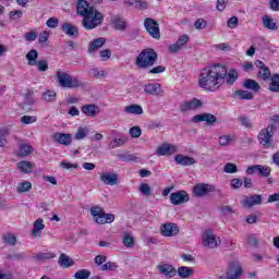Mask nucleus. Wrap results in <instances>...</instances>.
Listing matches in <instances>:
<instances>
[{
    "instance_id": "obj_1",
    "label": "nucleus",
    "mask_w": 279,
    "mask_h": 279,
    "mask_svg": "<svg viewBox=\"0 0 279 279\" xmlns=\"http://www.w3.org/2000/svg\"><path fill=\"white\" fill-rule=\"evenodd\" d=\"M236 80H239V71L234 69L228 71L226 65L214 64L201 71L198 86L208 93H217L226 82L229 86H232Z\"/></svg>"
},
{
    "instance_id": "obj_2",
    "label": "nucleus",
    "mask_w": 279,
    "mask_h": 279,
    "mask_svg": "<svg viewBox=\"0 0 279 279\" xmlns=\"http://www.w3.org/2000/svg\"><path fill=\"white\" fill-rule=\"evenodd\" d=\"M76 12L80 16H83L82 25L84 29H95L104 23V14L95 7L88 4L86 0L77 1Z\"/></svg>"
},
{
    "instance_id": "obj_3",
    "label": "nucleus",
    "mask_w": 279,
    "mask_h": 279,
    "mask_svg": "<svg viewBox=\"0 0 279 279\" xmlns=\"http://www.w3.org/2000/svg\"><path fill=\"white\" fill-rule=\"evenodd\" d=\"M158 60V52L153 48H146L142 50L135 58V66L141 70L151 69Z\"/></svg>"
},
{
    "instance_id": "obj_4",
    "label": "nucleus",
    "mask_w": 279,
    "mask_h": 279,
    "mask_svg": "<svg viewBox=\"0 0 279 279\" xmlns=\"http://www.w3.org/2000/svg\"><path fill=\"white\" fill-rule=\"evenodd\" d=\"M56 77L61 88H80V86H82V83H80V78L64 71H57Z\"/></svg>"
},
{
    "instance_id": "obj_5",
    "label": "nucleus",
    "mask_w": 279,
    "mask_h": 279,
    "mask_svg": "<svg viewBox=\"0 0 279 279\" xmlns=\"http://www.w3.org/2000/svg\"><path fill=\"white\" fill-rule=\"evenodd\" d=\"M90 215L92 217H94V221H96V223H99V225L112 223V221H114V215L105 214L101 207H92Z\"/></svg>"
},
{
    "instance_id": "obj_6",
    "label": "nucleus",
    "mask_w": 279,
    "mask_h": 279,
    "mask_svg": "<svg viewBox=\"0 0 279 279\" xmlns=\"http://www.w3.org/2000/svg\"><path fill=\"white\" fill-rule=\"evenodd\" d=\"M276 132V125L269 124L266 129H263L258 134V141L264 147H269L271 145V138Z\"/></svg>"
},
{
    "instance_id": "obj_7",
    "label": "nucleus",
    "mask_w": 279,
    "mask_h": 279,
    "mask_svg": "<svg viewBox=\"0 0 279 279\" xmlns=\"http://www.w3.org/2000/svg\"><path fill=\"white\" fill-rule=\"evenodd\" d=\"M144 27L151 38L160 40V26L158 25V22L151 17H147L144 21Z\"/></svg>"
},
{
    "instance_id": "obj_8",
    "label": "nucleus",
    "mask_w": 279,
    "mask_h": 279,
    "mask_svg": "<svg viewBox=\"0 0 279 279\" xmlns=\"http://www.w3.org/2000/svg\"><path fill=\"white\" fill-rule=\"evenodd\" d=\"M189 40H191V36L186 34L180 35L178 40L168 47L169 53H180L189 45Z\"/></svg>"
},
{
    "instance_id": "obj_9",
    "label": "nucleus",
    "mask_w": 279,
    "mask_h": 279,
    "mask_svg": "<svg viewBox=\"0 0 279 279\" xmlns=\"http://www.w3.org/2000/svg\"><path fill=\"white\" fill-rule=\"evenodd\" d=\"M242 276H243V267H241V264L236 262H231L229 264L225 279H239Z\"/></svg>"
},
{
    "instance_id": "obj_10",
    "label": "nucleus",
    "mask_w": 279,
    "mask_h": 279,
    "mask_svg": "<svg viewBox=\"0 0 279 279\" xmlns=\"http://www.w3.org/2000/svg\"><path fill=\"white\" fill-rule=\"evenodd\" d=\"M215 191H217V187L208 183H198L193 189L195 197H204V195H208V193H215Z\"/></svg>"
},
{
    "instance_id": "obj_11",
    "label": "nucleus",
    "mask_w": 279,
    "mask_h": 279,
    "mask_svg": "<svg viewBox=\"0 0 279 279\" xmlns=\"http://www.w3.org/2000/svg\"><path fill=\"white\" fill-rule=\"evenodd\" d=\"M204 245H221V238L217 236L213 230L207 229L203 232Z\"/></svg>"
},
{
    "instance_id": "obj_12",
    "label": "nucleus",
    "mask_w": 279,
    "mask_h": 279,
    "mask_svg": "<svg viewBox=\"0 0 279 279\" xmlns=\"http://www.w3.org/2000/svg\"><path fill=\"white\" fill-rule=\"evenodd\" d=\"M190 196L186 191H178L170 194V202L173 204V206H180V204H186L189 202Z\"/></svg>"
},
{
    "instance_id": "obj_13",
    "label": "nucleus",
    "mask_w": 279,
    "mask_h": 279,
    "mask_svg": "<svg viewBox=\"0 0 279 279\" xmlns=\"http://www.w3.org/2000/svg\"><path fill=\"white\" fill-rule=\"evenodd\" d=\"M206 123V125H214L217 123V117L213 113L196 114L192 118V123Z\"/></svg>"
},
{
    "instance_id": "obj_14",
    "label": "nucleus",
    "mask_w": 279,
    "mask_h": 279,
    "mask_svg": "<svg viewBox=\"0 0 279 279\" xmlns=\"http://www.w3.org/2000/svg\"><path fill=\"white\" fill-rule=\"evenodd\" d=\"M175 151H178V146L165 143L157 147L155 154L156 156H173Z\"/></svg>"
},
{
    "instance_id": "obj_15",
    "label": "nucleus",
    "mask_w": 279,
    "mask_h": 279,
    "mask_svg": "<svg viewBox=\"0 0 279 279\" xmlns=\"http://www.w3.org/2000/svg\"><path fill=\"white\" fill-rule=\"evenodd\" d=\"M203 104L202 100L197 98H193L191 100H185L180 105L181 112H189L191 110H197L202 108Z\"/></svg>"
},
{
    "instance_id": "obj_16",
    "label": "nucleus",
    "mask_w": 279,
    "mask_h": 279,
    "mask_svg": "<svg viewBox=\"0 0 279 279\" xmlns=\"http://www.w3.org/2000/svg\"><path fill=\"white\" fill-rule=\"evenodd\" d=\"M144 93H146V95H151L153 97H158L162 95V86L160 83H147L144 85Z\"/></svg>"
},
{
    "instance_id": "obj_17",
    "label": "nucleus",
    "mask_w": 279,
    "mask_h": 279,
    "mask_svg": "<svg viewBox=\"0 0 279 279\" xmlns=\"http://www.w3.org/2000/svg\"><path fill=\"white\" fill-rule=\"evenodd\" d=\"M255 66L258 68L259 80L267 82V80L271 78V70H269V68H267V65H265L263 61L260 60L255 61Z\"/></svg>"
},
{
    "instance_id": "obj_18",
    "label": "nucleus",
    "mask_w": 279,
    "mask_h": 279,
    "mask_svg": "<svg viewBox=\"0 0 279 279\" xmlns=\"http://www.w3.org/2000/svg\"><path fill=\"white\" fill-rule=\"evenodd\" d=\"M260 204H263V196L260 194L245 196L242 199V206H244V208H252V206H258Z\"/></svg>"
},
{
    "instance_id": "obj_19",
    "label": "nucleus",
    "mask_w": 279,
    "mask_h": 279,
    "mask_svg": "<svg viewBox=\"0 0 279 279\" xmlns=\"http://www.w3.org/2000/svg\"><path fill=\"white\" fill-rule=\"evenodd\" d=\"M52 138L54 143H58L59 145H64L65 147H69V145L73 143V137L69 133H54L52 135Z\"/></svg>"
},
{
    "instance_id": "obj_20",
    "label": "nucleus",
    "mask_w": 279,
    "mask_h": 279,
    "mask_svg": "<svg viewBox=\"0 0 279 279\" xmlns=\"http://www.w3.org/2000/svg\"><path fill=\"white\" fill-rule=\"evenodd\" d=\"M100 182H104L108 186H114L119 182V174L114 172H102L100 174Z\"/></svg>"
},
{
    "instance_id": "obj_21",
    "label": "nucleus",
    "mask_w": 279,
    "mask_h": 279,
    "mask_svg": "<svg viewBox=\"0 0 279 279\" xmlns=\"http://www.w3.org/2000/svg\"><path fill=\"white\" fill-rule=\"evenodd\" d=\"M162 236H175L180 229H178V225L173 222H168L161 226L160 228Z\"/></svg>"
},
{
    "instance_id": "obj_22",
    "label": "nucleus",
    "mask_w": 279,
    "mask_h": 279,
    "mask_svg": "<svg viewBox=\"0 0 279 279\" xmlns=\"http://www.w3.org/2000/svg\"><path fill=\"white\" fill-rule=\"evenodd\" d=\"M157 270L166 278H175V274H178V270H175L170 264L158 265Z\"/></svg>"
},
{
    "instance_id": "obj_23",
    "label": "nucleus",
    "mask_w": 279,
    "mask_h": 279,
    "mask_svg": "<svg viewBox=\"0 0 279 279\" xmlns=\"http://www.w3.org/2000/svg\"><path fill=\"white\" fill-rule=\"evenodd\" d=\"M83 114H85V117H97V114L101 111V109L99 108V106L95 105V104H87L84 105L81 108Z\"/></svg>"
},
{
    "instance_id": "obj_24",
    "label": "nucleus",
    "mask_w": 279,
    "mask_h": 279,
    "mask_svg": "<svg viewBox=\"0 0 279 279\" xmlns=\"http://www.w3.org/2000/svg\"><path fill=\"white\" fill-rule=\"evenodd\" d=\"M174 162H177V165H181L182 167H191L192 165H195V162L197 161L193 157H189L185 155H175Z\"/></svg>"
},
{
    "instance_id": "obj_25",
    "label": "nucleus",
    "mask_w": 279,
    "mask_h": 279,
    "mask_svg": "<svg viewBox=\"0 0 279 279\" xmlns=\"http://www.w3.org/2000/svg\"><path fill=\"white\" fill-rule=\"evenodd\" d=\"M45 230V220L43 218H38L34 223H33V230L32 234L35 239H39V236L43 235V231Z\"/></svg>"
},
{
    "instance_id": "obj_26",
    "label": "nucleus",
    "mask_w": 279,
    "mask_h": 279,
    "mask_svg": "<svg viewBox=\"0 0 279 279\" xmlns=\"http://www.w3.org/2000/svg\"><path fill=\"white\" fill-rule=\"evenodd\" d=\"M32 151H34V147H32V145H29L27 143H22L19 146L16 156H19L20 158H25V157L29 156V154H32Z\"/></svg>"
},
{
    "instance_id": "obj_27",
    "label": "nucleus",
    "mask_w": 279,
    "mask_h": 279,
    "mask_svg": "<svg viewBox=\"0 0 279 279\" xmlns=\"http://www.w3.org/2000/svg\"><path fill=\"white\" fill-rule=\"evenodd\" d=\"M262 23L266 29H270V32H276L278 29V23L269 15H264L262 17Z\"/></svg>"
},
{
    "instance_id": "obj_28",
    "label": "nucleus",
    "mask_w": 279,
    "mask_h": 279,
    "mask_svg": "<svg viewBox=\"0 0 279 279\" xmlns=\"http://www.w3.org/2000/svg\"><path fill=\"white\" fill-rule=\"evenodd\" d=\"M105 45H106V38L104 37L96 38L89 43L88 51L89 53H95V51L101 49V47Z\"/></svg>"
},
{
    "instance_id": "obj_29",
    "label": "nucleus",
    "mask_w": 279,
    "mask_h": 279,
    "mask_svg": "<svg viewBox=\"0 0 279 279\" xmlns=\"http://www.w3.org/2000/svg\"><path fill=\"white\" fill-rule=\"evenodd\" d=\"M16 168L21 173L29 174L34 171V165L27 160H22L17 162Z\"/></svg>"
},
{
    "instance_id": "obj_30",
    "label": "nucleus",
    "mask_w": 279,
    "mask_h": 279,
    "mask_svg": "<svg viewBox=\"0 0 279 279\" xmlns=\"http://www.w3.org/2000/svg\"><path fill=\"white\" fill-rule=\"evenodd\" d=\"M58 264L60 265V267L69 269V267H73L75 265V262L71 257H69V255L62 253L59 257Z\"/></svg>"
},
{
    "instance_id": "obj_31",
    "label": "nucleus",
    "mask_w": 279,
    "mask_h": 279,
    "mask_svg": "<svg viewBox=\"0 0 279 279\" xmlns=\"http://www.w3.org/2000/svg\"><path fill=\"white\" fill-rule=\"evenodd\" d=\"M243 88H246V90H252L253 93H258L260 90V85L258 82L247 78L243 82Z\"/></svg>"
},
{
    "instance_id": "obj_32",
    "label": "nucleus",
    "mask_w": 279,
    "mask_h": 279,
    "mask_svg": "<svg viewBox=\"0 0 279 279\" xmlns=\"http://www.w3.org/2000/svg\"><path fill=\"white\" fill-rule=\"evenodd\" d=\"M124 112L126 114H135V116H141L143 114V107L141 105H129L124 108Z\"/></svg>"
},
{
    "instance_id": "obj_33",
    "label": "nucleus",
    "mask_w": 279,
    "mask_h": 279,
    "mask_svg": "<svg viewBox=\"0 0 279 279\" xmlns=\"http://www.w3.org/2000/svg\"><path fill=\"white\" fill-rule=\"evenodd\" d=\"M61 29L66 34V36H77L78 34L77 26L71 23L62 24Z\"/></svg>"
},
{
    "instance_id": "obj_34",
    "label": "nucleus",
    "mask_w": 279,
    "mask_h": 279,
    "mask_svg": "<svg viewBox=\"0 0 279 279\" xmlns=\"http://www.w3.org/2000/svg\"><path fill=\"white\" fill-rule=\"evenodd\" d=\"M88 134H90V129H88V126H80L74 134V141H84Z\"/></svg>"
},
{
    "instance_id": "obj_35",
    "label": "nucleus",
    "mask_w": 279,
    "mask_h": 279,
    "mask_svg": "<svg viewBox=\"0 0 279 279\" xmlns=\"http://www.w3.org/2000/svg\"><path fill=\"white\" fill-rule=\"evenodd\" d=\"M26 60L28 62V66H36V62L38 60V50L32 49L26 54Z\"/></svg>"
},
{
    "instance_id": "obj_36",
    "label": "nucleus",
    "mask_w": 279,
    "mask_h": 279,
    "mask_svg": "<svg viewBox=\"0 0 279 279\" xmlns=\"http://www.w3.org/2000/svg\"><path fill=\"white\" fill-rule=\"evenodd\" d=\"M268 90H270V93H279V75L278 74H274L270 77Z\"/></svg>"
},
{
    "instance_id": "obj_37",
    "label": "nucleus",
    "mask_w": 279,
    "mask_h": 279,
    "mask_svg": "<svg viewBox=\"0 0 279 279\" xmlns=\"http://www.w3.org/2000/svg\"><path fill=\"white\" fill-rule=\"evenodd\" d=\"M32 191V182H20L16 186V193H29Z\"/></svg>"
},
{
    "instance_id": "obj_38",
    "label": "nucleus",
    "mask_w": 279,
    "mask_h": 279,
    "mask_svg": "<svg viewBox=\"0 0 279 279\" xmlns=\"http://www.w3.org/2000/svg\"><path fill=\"white\" fill-rule=\"evenodd\" d=\"M34 258L38 260V263H43V260H51V258H56V253H37Z\"/></svg>"
},
{
    "instance_id": "obj_39",
    "label": "nucleus",
    "mask_w": 279,
    "mask_h": 279,
    "mask_svg": "<svg viewBox=\"0 0 279 279\" xmlns=\"http://www.w3.org/2000/svg\"><path fill=\"white\" fill-rule=\"evenodd\" d=\"M178 275L180 278H190V276H193V269L186 266H181L178 268Z\"/></svg>"
},
{
    "instance_id": "obj_40",
    "label": "nucleus",
    "mask_w": 279,
    "mask_h": 279,
    "mask_svg": "<svg viewBox=\"0 0 279 279\" xmlns=\"http://www.w3.org/2000/svg\"><path fill=\"white\" fill-rule=\"evenodd\" d=\"M232 141H234V135H221L218 140L219 145H221V147H228V145H230V143H232Z\"/></svg>"
},
{
    "instance_id": "obj_41",
    "label": "nucleus",
    "mask_w": 279,
    "mask_h": 279,
    "mask_svg": "<svg viewBox=\"0 0 279 279\" xmlns=\"http://www.w3.org/2000/svg\"><path fill=\"white\" fill-rule=\"evenodd\" d=\"M129 5L136 8V10H147V8H149L147 2L141 0H130Z\"/></svg>"
},
{
    "instance_id": "obj_42",
    "label": "nucleus",
    "mask_w": 279,
    "mask_h": 279,
    "mask_svg": "<svg viewBox=\"0 0 279 279\" xmlns=\"http://www.w3.org/2000/svg\"><path fill=\"white\" fill-rule=\"evenodd\" d=\"M8 134H10V129H8V126L0 128V147H3L8 144V141L5 140Z\"/></svg>"
},
{
    "instance_id": "obj_43",
    "label": "nucleus",
    "mask_w": 279,
    "mask_h": 279,
    "mask_svg": "<svg viewBox=\"0 0 279 279\" xmlns=\"http://www.w3.org/2000/svg\"><path fill=\"white\" fill-rule=\"evenodd\" d=\"M257 173L264 178H269V175H271V168H269V166L257 165Z\"/></svg>"
},
{
    "instance_id": "obj_44",
    "label": "nucleus",
    "mask_w": 279,
    "mask_h": 279,
    "mask_svg": "<svg viewBox=\"0 0 279 279\" xmlns=\"http://www.w3.org/2000/svg\"><path fill=\"white\" fill-rule=\"evenodd\" d=\"M235 96H238L239 99H246V100L254 99V94L247 90H236Z\"/></svg>"
},
{
    "instance_id": "obj_45",
    "label": "nucleus",
    "mask_w": 279,
    "mask_h": 279,
    "mask_svg": "<svg viewBox=\"0 0 279 279\" xmlns=\"http://www.w3.org/2000/svg\"><path fill=\"white\" fill-rule=\"evenodd\" d=\"M2 239L7 245H16V235L13 233H4Z\"/></svg>"
},
{
    "instance_id": "obj_46",
    "label": "nucleus",
    "mask_w": 279,
    "mask_h": 279,
    "mask_svg": "<svg viewBox=\"0 0 279 279\" xmlns=\"http://www.w3.org/2000/svg\"><path fill=\"white\" fill-rule=\"evenodd\" d=\"M20 121L23 125H32V123H36V121H38V117L23 116Z\"/></svg>"
},
{
    "instance_id": "obj_47",
    "label": "nucleus",
    "mask_w": 279,
    "mask_h": 279,
    "mask_svg": "<svg viewBox=\"0 0 279 279\" xmlns=\"http://www.w3.org/2000/svg\"><path fill=\"white\" fill-rule=\"evenodd\" d=\"M90 278V270L88 269H81L74 274V279H89Z\"/></svg>"
},
{
    "instance_id": "obj_48",
    "label": "nucleus",
    "mask_w": 279,
    "mask_h": 279,
    "mask_svg": "<svg viewBox=\"0 0 279 279\" xmlns=\"http://www.w3.org/2000/svg\"><path fill=\"white\" fill-rule=\"evenodd\" d=\"M41 99H44V101H56V92L53 90H46L43 93Z\"/></svg>"
},
{
    "instance_id": "obj_49",
    "label": "nucleus",
    "mask_w": 279,
    "mask_h": 279,
    "mask_svg": "<svg viewBox=\"0 0 279 279\" xmlns=\"http://www.w3.org/2000/svg\"><path fill=\"white\" fill-rule=\"evenodd\" d=\"M122 242H123V245H134V235L130 232H124Z\"/></svg>"
},
{
    "instance_id": "obj_50",
    "label": "nucleus",
    "mask_w": 279,
    "mask_h": 279,
    "mask_svg": "<svg viewBox=\"0 0 279 279\" xmlns=\"http://www.w3.org/2000/svg\"><path fill=\"white\" fill-rule=\"evenodd\" d=\"M38 38V33L36 31H31L24 34V40L26 43H34Z\"/></svg>"
},
{
    "instance_id": "obj_51",
    "label": "nucleus",
    "mask_w": 279,
    "mask_h": 279,
    "mask_svg": "<svg viewBox=\"0 0 279 279\" xmlns=\"http://www.w3.org/2000/svg\"><path fill=\"white\" fill-rule=\"evenodd\" d=\"M125 144V140L123 138H113L110 144H109V148L110 149H117V147H121V145Z\"/></svg>"
},
{
    "instance_id": "obj_52",
    "label": "nucleus",
    "mask_w": 279,
    "mask_h": 279,
    "mask_svg": "<svg viewBox=\"0 0 279 279\" xmlns=\"http://www.w3.org/2000/svg\"><path fill=\"white\" fill-rule=\"evenodd\" d=\"M138 191H140V193H142V195H146V196L151 195V187L147 183H142L140 185Z\"/></svg>"
},
{
    "instance_id": "obj_53",
    "label": "nucleus",
    "mask_w": 279,
    "mask_h": 279,
    "mask_svg": "<svg viewBox=\"0 0 279 279\" xmlns=\"http://www.w3.org/2000/svg\"><path fill=\"white\" fill-rule=\"evenodd\" d=\"M142 134L143 130H141V126H132L130 129V136H132V138H140Z\"/></svg>"
},
{
    "instance_id": "obj_54",
    "label": "nucleus",
    "mask_w": 279,
    "mask_h": 279,
    "mask_svg": "<svg viewBox=\"0 0 279 279\" xmlns=\"http://www.w3.org/2000/svg\"><path fill=\"white\" fill-rule=\"evenodd\" d=\"M90 75L93 77H97L98 80H101V77H106V71L94 68L90 70Z\"/></svg>"
},
{
    "instance_id": "obj_55",
    "label": "nucleus",
    "mask_w": 279,
    "mask_h": 279,
    "mask_svg": "<svg viewBox=\"0 0 279 279\" xmlns=\"http://www.w3.org/2000/svg\"><path fill=\"white\" fill-rule=\"evenodd\" d=\"M167 71V68L165 65H157L155 68H151L148 73L150 75H158L160 73H165Z\"/></svg>"
},
{
    "instance_id": "obj_56",
    "label": "nucleus",
    "mask_w": 279,
    "mask_h": 279,
    "mask_svg": "<svg viewBox=\"0 0 279 279\" xmlns=\"http://www.w3.org/2000/svg\"><path fill=\"white\" fill-rule=\"evenodd\" d=\"M9 19L10 21H19V19H23V11L21 10L11 11L9 13Z\"/></svg>"
},
{
    "instance_id": "obj_57",
    "label": "nucleus",
    "mask_w": 279,
    "mask_h": 279,
    "mask_svg": "<svg viewBox=\"0 0 279 279\" xmlns=\"http://www.w3.org/2000/svg\"><path fill=\"white\" fill-rule=\"evenodd\" d=\"M223 171L225 173H236V171H239V168L236 167V165L229 162L223 167Z\"/></svg>"
},
{
    "instance_id": "obj_58",
    "label": "nucleus",
    "mask_w": 279,
    "mask_h": 279,
    "mask_svg": "<svg viewBox=\"0 0 279 279\" xmlns=\"http://www.w3.org/2000/svg\"><path fill=\"white\" fill-rule=\"evenodd\" d=\"M35 66H37V71L45 72L49 69V63L45 60H39L36 62Z\"/></svg>"
},
{
    "instance_id": "obj_59",
    "label": "nucleus",
    "mask_w": 279,
    "mask_h": 279,
    "mask_svg": "<svg viewBox=\"0 0 279 279\" xmlns=\"http://www.w3.org/2000/svg\"><path fill=\"white\" fill-rule=\"evenodd\" d=\"M100 269L101 271H114V269H117V265L113 262H107L100 266Z\"/></svg>"
},
{
    "instance_id": "obj_60",
    "label": "nucleus",
    "mask_w": 279,
    "mask_h": 279,
    "mask_svg": "<svg viewBox=\"0 0 279 279\" xmlns=\"http://www.w3.org/2000/svg\"><path fill=\"white\" fill-rule=\"evenodd\" d=\"M116 29H125V21L122 17H116L113 20Z\"/></svg>"
},
{
    "instance_id": "obj_61",
    "label": "nucleus",
    "mask_w": 279,
    "mask_h": 279,
    "mask_svg": "<svg viewBox=\"0 0 279 279\" xmlns=\"http://www.w3.org/2000/svg\"><path fill=\"white\" fill-rule=\"evenodd\" d=\"M206 25H208V22L204 19H198L194 23L195 29H206Z\"/></svg>"
},
{
    "instance_id": "obj_62",
    "label": "nucleus",
    "mask_w": 279,
    "mask_h": 279,
    "mask_svg": "<svg viewBox=\"0 0 279 279\" xmlns=\"http://www.w3.org/2000/svg\"><path fill=\"white\" fill-rule=\"evenodd\" d=\"M111 57L112 51H110V49H105L100 51V60H102V62H107V60H110Z\"/></svg>"
},
{
    "instance_id": "obj_63",
    "label": "nucleus",
    "mask_w": 279,
    "mask_h": 279,
    "mask_svg": "<svg viewBox=\"0 0 279 279\" xmlns=\"http://www.w3.org/2000/svg\"><path fill=\"white\" fill-rule=\"evenodd\" d=\"M59 23L60 22L56 17H50L47 20L46 25L50 29H56V27L58 26Z\"/></svg>"
},
{
    "instance_id": "obj_64",
    "label": "nucleus",
    "mask_w": 279,
    "mask_h": 279,
    "mask_svg": "<svg viewBox=\"0 0 279 279\" xmlns=\"http://www.w3.org/2000/svg\"><path fill=\"white\" fill-rule=\"evenodd\" d=\"M49 40V31H44L39 33L38 41L40 44L47 43Z\"/></svg>"
}]
</instances>
